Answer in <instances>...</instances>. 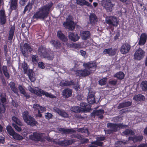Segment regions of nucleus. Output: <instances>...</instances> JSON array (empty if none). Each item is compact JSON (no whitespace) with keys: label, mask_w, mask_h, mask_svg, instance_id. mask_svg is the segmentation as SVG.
I'll list each match as a JSON object with an SVG mask.
<instances>
[{"label":"nucleus","mask_w":147,"mask_h":147,"mask_svg":"<svg viewBox=\"0 0 147 147\" xmlns=\"http://www.w3.org/2000/svg\"><path fill=\"white\" fill-rule=\"evenodd\" d=\"M53 5L52 2L49 3L48 5H44L39 8L38 11L34 14L32 17L33 18L36 20L46 18L49 14L50 10Z\"/></svg>","instance_id":"obj_1"},{"label":"nucleus","mask_w":147,"mask_h":147,"mask_svg":"<svg viewBox=\"0 0 147 147\" xmlns=\"http://www.w3.org/2000/svg\"><path fill=\"white\" fill-rule=\"evenodd\" d=\"M38 55L42 58L47 59L49 60H52L54 58L53 52L47 49L43 46L40 47L38 49Z\"/></svg>","instance_id":"obj_2"},{"label":"nucleus","mask_w":147,"mask_h":147,"mask_svg":"<svg viewBox=\"0 0 147 147\" xmlns=\"http://www.w3.org/2000/svg\"><path fill=\"white\" fill-rule=\"evenodd\" d=\"M22 67L23 69L24 73L27 74L30 81L32 82H34L36 80L34 75V73L32 69H28L29 66L25 61L23 62L22 64Z\"/></svg>","instance_id":"obj_3"},{"label":"nucleus","mask_w":147,"mask_h":147,"mask_svg":"<svg viewBox=\"0 0 147 147\" xmlns=\"http://www.w3.org/2000/svg\"><path fill=\"white\" fill-rule=\"evenodd\" d=\"M29 113L27 111H24L22 114L23 118L28 125L32 126L36 125L38 124L37 121L35 119L30 115H29Z\"/></svg>","instance_id":"obj_4"},{"label":"nucleus","mask_w":147,"mask_h":147,"mask_svg":"<svg viewBox=\"0 0 147 147\" xmlns=\"http://www.w3.org/2000/svg\"><path fill=\"white\" fill-rule=\"evenodd\" d=\"M105 22L107 24L113 26H117L118 24V21L114 16H107L105 19Z\"/></svg>","instance_id":"obj_5"},{"label":"nucleus","mask_w":147,"mask_h":147,"mask_svg":"<svg viewBox=\"0 0 147 147\" xmlns=\"http://www.w3.org/2000/svg\"><path fill=\"white\" fill-rule=\"evenodd\" d=\"M95 94V92L92 88H91L89 89L87 100L90 104H93L96 102L94 97Z\"/></svg>","instance_id":"obj_6"},{"label":"nucleus","mask_w":147,"mask_h":147,"mask_svg":"<svg viewBox=\"0 0 147 147\" xmlns=\"http://www.w3.org/2000/svg\"><path fill=\"white\" fill-rule=\"evenodd\" d=\"M35 94L37 96L40 97L42 96V94L43 95H45L46 97H49L51 98H54L56 97L55 95H54L50 93H49L44 90L41 89L40 88H38V90L36 91L35 92Z\"/></svg>","instance_id":"obj_7"},{"label":"nucleus","mask_w":147,"mask_h":147,"mask_svg":"<svg viewBox=\"0 0 147 147\" xmlns=\"http://www.w3.org/2000/svg\"><path fill=\"white\" fill-rule=\"evenodd\" d=\"M35 94L37 96L40 97L42 96V94L43 95H45L46 97H49L51 98H54L56 97L55 95H54L50 93H49L44 90L41 89L40 88H38V90L36 91L35 92Z\"/></svg>","instance_id":"obj_8"},{"label":"nucleus","mask_w":147,"mask_h":147,"mask_svg":"<svg viewBox=\"0 0 147 147\" xmlns=\"http://www.w3.org/2000/svg\"><path fill=\"white\" fill-rule=\"evenodd\" d=\"M2 65L3 62L1 61V59L0 58V74H3L7 79H9L10 76L7 67L5 65L2 66Z\"/></svg>","instance_id":"obj_9"},{"label":"nucleus","mask_w":147,"mask_h":147,"mask_svg":"<svg viewBox=\"0 0 147 147\" xmlns=\"http://www.w3.org/2000/svg\"><path fill=\"white\" fill-rule=\"evenodd\" d=\"M43 134V133L34 132L32 135L30 136L29 138L30 139L33 141L42 142L44 140L42 138Z\"/></svg>","instance_id":"obj_10"},{"label":"nucleus","mask_w":147,"mask_h":147,"mask_svg":"<svg viewBox=\"0 0 147 147\" xmlns=\"http://www.w3.org/2000/svg\"><path fill=\"white\" fill-rule=\"evenodd\" d=\"M145 52L141 48H139L135 52L134 58L137 60H140L143 58Z\"/></svg>","instance_id":"obj_11"},{"label":"nucleus","mask_w":147,"mask_h":147,"mask_svg":"<svg viewBox=\"0 0 147 147\" xmlns=\"http://www.w3.org/2000/svg\"><path fill=\"white\" fill-rule=\"evenodd\" d=\"M65 27L70 30H72L74 29L75 25L74 22L70 19H67L66 22L63 23Z\"/></svg>","instance_id":"obj_12"},{"label":"nucleus","mask_w":147,"mask_h":147,"mask_svg":"<svg viewBox=\"0 0 147 147\" xmlns=\"http://www.w3.org/2000/svg\"><path fill=\"white\" fill-rule=\"evenodd\" d=\"M101 3L102 5L107 10L110 11L112 10L114 5L111 0H103Z\"/></svg>","instance_id":"obj_13"},{"label":"nucleus","mask_w":147,"mask_h":147,"mask_svg":"<svg viewBox=\"0 0 147 147\" xmlns=\"http://www.w3.org/2000/svg\"><path fill=\"white\" fill-rule=\"evenodd\" d=\"M32 50V49L31 48L29 44L26 43H25L24 44L23 48L21 49V51L22 54L26 57H27L26 53H28V51L31 53Z\"/></svg>","instance_id":"obj_14"},{"label":"nucleus","mask_w":147,"mask_h":147,"mask_svg":"<svg viewBox=\"0 0 147 147\" xmlns=\"http://www.w3.org/2000/svg\"><path fill=\"white\" fill-rule=\"evenodd\" d=\"M76 140L75 139H71V140H65L63 141H60L58 142L59 145L63 146H67L71 145L72 144L76 142Z\"/></svg>","instance_id":"obj_15"},{"label":"nucleus","mask_w":147,"mask_h":147,"mask_svg":"<svg viewBox=\"0 0 147 147\" xmlns=\"http://www.w3.org/2000/svg\"><path fill=\"white\" fill-rule=\"evenodd\" d=\"M117 53V49H112V47L108 49H105L103 52V55L108 54L109 56H112L115 55Z\"/></svg>","instance_id":"obj_16"},{"label":"nucleus","mask_w":147,"mask_h":147,"mask_svg":"<svg viewBox=\"0 0 147 147\" xmlns=\"http://www.w3.org/2000/svg\"><path fill=\"white\" fill-rule=\"evenodd\" d=\"M89 22H88V24L95 25L98 21V19L96 15L94 13H90L89 16Z\"/></svg>","instance_id":"obj_17"},{"label":"nucleus","mask_w":147,"mask_h":147,"mask_svg":"<svg viewBox=\"0 0 147 147\" xmlns=\"http://www.w3.org/2000/svg\"><path fill=\"white\" fill-rule=\"evenodd\" d=\"M130 48L131 46L129 44H124L121 47V53L122 54H126L129 52Z\"/></svg>","instance_id":"obj_18"},{"label":"nucleus","mask_w":147,"mask_h":147,"mask_svg":"<svg viewBox=\"0 0 147 147\" xmlns=\"http://www.w3.org/2000/svg\"><path fill=\"white\" fill-rule=\"evenodd\" d=\"M53 109L55 112L61 117L65 118H68V114L64 110H60L59 108L56 107H54Z\"/></svg>","instance_id":"obj_19"},{"label":"nucleus","mask_w":147,"mask_h":147,"mask_svg":"<svg viewBox=\"0 0 147 147\" xmlns=\"http://www.w3.org/2000/svg\"><path fill=\"white\" fill-rule=\"evenodd\" d=\"M76 74L80 76L85 77L90 75V71L86 69L83 70H78L76 71Z\"/></svg>","instance_id":"obj_20"},{"label":"nucleus","mask_w":147,"mask_h":147,"mask_svg":"<svg viewBox=\"0 0 147 147\" xmlns=\"http://www.w3.org/2000/svg\"><path fill=\"white\" fill-rule=\"evenodd\" d=\"M68 38L69 39L74 42L78 41L80 38V36L77 33L71 32H69Z\"/></svg>","instance_id":"obj_21"},{"label":"nucleus","mask_w":147,"mask_h":147,"mask_svg":"<svg viewBox=\"0 0 147 147\" xmlns=\"http://www.w3.org/2000/svg\"><path fill=\"white\" fill-rule=\"evenodd\" d=\"M6 16L5 11L1 10H0V24L3 25L6 22Z\"/></svg>","instance_id":"obj_22"},{"label":"nucleus","mask_w":147,"mask_h":147,"mask_svg":"<svg viewBox=\"0 0 147 147\" xmlns=\"http://www.w3.org/2000/svg\"><path fill=\"white\" fill-rule=\"evenodd\" d=\"M147 38V35L145 33H142L140 37L138 44L140 45H143L146 43Z\"/></svg>","instance_id":"obj_23"},{"label":"nucleus","mask_w":147,"mask_h":147,"mask_svg":"<svg viewBox=\"0 0 147 147\" xmlns=\"http://www.w3.org/2000/svg\"><path fill=\"white\" fill-rule=\"evenodd\" d=\"M57 36L58 38L63 42H67L68 39L66 36L63 34L61 30H59L57 32Z\"/></svg>","instance_id":"obj_24"},{"label":"nucleus","mask_w":147,"mask_h":147,"mask_svg":"<svg viewBox=\"0 0 147 147\" xmlns=\"http://www.w3.org/2000/svg\"><path fill=\"white\" fill-rule=\"evenodd\" d=\"M72 90L71 89L67 88L65 89L63 91L62 94L63 97L67 98L70 97L72 95Z\"/></svg>","instance_id":"obj_25"},{"label":"nucleus","mask_w":147,"mask_h":147,"mask_svg":"<svg viewBox=\"0 0 147 147\" xmlns=\"http://www.w3.org/2000/svg\"><path fill=\"white\" fill-rule=\"evenodd\" d=\"M90 32L88 31H82L81 32L80 35L82 39L86 40L90 37Z\"/></svg>","instance_id":"obj_26"},{"label":"nucleus","mask_w":147,"mask_h":147,"mask_svg":"<svg viewBox=\"0 0 147 147\" xmlns=\"http://www.w3.org/2000/svg\"><path fill=\"white\" fill-rule=\"evenodd\" d=\"M84 67L86 69H90V68H96L97 66L95 63L92 62H89L86 63H84L83 64Z\"/></svg>","instance_id":"obj_27"},{"label":"nucleus","mask_w":147,"mask_h":147,"mask_svg":"<svg viewBox=\"0 0 147 147\" xmlns=\"http://www.w3.org/2000/svg\"><path fill=\"white\" fill-rule=\"evenodd\" d=\"M50 43L54 47L57 49H60L61 46V44L59 40H52L50 42Z\"/></svg>","instance_id":"obj_28"},{"label":"nucleus","mask_w":147,"mask_h":147,"mask_svg":"<svg viewBox=\"0 0 147 147\" xmlns=\"http://www.w3.org/2000/svg\"><path fill=\"white\" fill-rule=\"evenodd\" d=\"M18 88L20 93L23 94L24 97L26 98V99H28L30 97V95L26 93L23 86L21 85H20L18 86Z\"/></svg>","instance_id":"obj_29"},{"label":"nucleus","mask_w":147,"mask_h":147,"mask_svg":"<svg viewBox=\"0 0 147 147\" xmlns=\"http://www.w3.org/2000/svg\"><path fill=\"white\" fill-rule=\"evenodd\" d=\"M107 127L110 128L114 132H116L118 130L117 124L109 123L107 124Z\"/></svg>","instance_id":"obj_30"},{"label":"nucleus","mask_w":147,"mask_h":147,"mask_svg":"<svg viewBox=\"0 0 147 147\" xmlns=\"http://www.w3.org/2000/svg\"><path fill=\"white\" fill-rule=\"evenodd\" d=\"M104 113L105 111L103 109L94 110L91 113V116L95 117L96 116H98L101 114H103Z\"/></svg>","instance_id":"obj_31"},{"label":"nucleus","mask_w":147,"mask_h":147,"mask_svg":"<svg viewBox=\"0 0 147 147\" xmlns=\"http://www.w3.org/2000/svg\"><path fill=\"white\" fill-rule=\"evenodd\" d=\"M60 131L62 132L65 134H72L75 133L76 131L72 129H65L64 128H61L59 130Z\"/></svg>","instance_id":"obj_32"},{"label":"nucleus","mask_w":147,"mask_h":147,"mask_svg":"<svg viewBox=\"0 0 147 147\" xmlns=\"http://www.w3.org/2000/svg\"><path fill=\"white\" fill-rule=\"evenodd\" d=\"M15 27L11 26L9 31V33L8 36V40H12L15 33Z\"/></svg>","instance_id":"obj_33"},{"label":"nucleus","mask_w":147,"mask_h":147,"mask_svg":"<svg viewBox=\"0 0 147 147\" xmlns=\"http://www.w3.org/2000/svg\"><path fill=\"white\" fill-rule=\"evenodd\" d=\"M76 3L78 5L81 6L86 5L89 6L91 5V4L85 0H76Z\"/></svg>","instance_id":"obj_34"},{"label":"nucleus","mask_w":147,"mask_h":147,"mask_svg":"<svg viewBox=\"0 0 147 147\" xmlns=\"http://www.w3.org/2000/svg\"><path fill=\"white\" fill-rule=\"evenodd\" d=\"M133 99L136 101H142L144 100L145 99V97L144 95L141 94H139L135 96L134 97Z\"/></svg>","instance_id":"obj_35"},{"label":"nucleus","mask_w":147,"mask_h":147,"mask_svg":"<svg viewBox=\"0 0 147 147\" xmlns=\"http://www.w3.org/2000/svg\"><path fill=\"white\" fill-rule=\"evenodd\" d=\"M9 86L12 90L15 93L18 92L17 88L16 86L15 83L13 82H11L9 83Z\"/></svg>","instance_id":"obj_36"},{"label":"nucleus","mask_w":147,"mask_h":147,"mask_svg":"<svg viewBox=\"0 0 147 147\" xmlns=\"http://www.w3.org/2000/svg\"><path fill=\"white\" fill-rule=\"evenodd\" d=\"M17 0H11L10 7L12 9L16 10L17 8Z\"/></svg>","instance_id":"obj_37"},{"label":"nucleus","mask_w":147,"mask_h":147,"mask_svg":"<svg viewBox=\"0 0 147 147\" xmlns=\"http://www.w3.org/2000/svg\"><path fill=\"white\" fill-rule=\"evenodd\" d=\"M70 110L71 111L76 113H79L82 111V108L78 106L72 107Z\"/></svg>","instance_id":"obj_38"},{"label":"nucleus","mask_w":147,"mask_h":147,"mask_svg":"<svg viewBox=\"0 0 147 147\" xmlns=\"http://www.w3.org/2000/svg\"><path fill=\"white\" fill-rule=\"evenodd\" d=\"M114 76L119 80H122L124 77L125 75L123 72L121 71H119L116 73L114 75Z\"/></svg>","instance_id":"obj_39"},{"label":"nucleus","mask_w":147,"mask_h":147,"mask_svg":"<svg viewBox=\"0 0 147 147\" xmlns=\"http://www.w3.org/2000/svg\"><path fill=\"white\" fill-rule=\"evenodd\" d=\"M12 120L16 124L19 125L20 126H22L23 125L20 119L15 116H13L12 117Z\"/></svg>","instance_id":"obj_40"},{"label":"nucleus","mask_w":147,"mask_h":147,"mask_svg":"<svg viewBox=\"0 0 147 147\" xmlns=\"http://www.w3.org/2000/svg\"><path fill=\"white\" fill-rule=\"evenodd\" d=\"M12 120L16 124L19 125L20 126H22L23 125L20 119L15 116H13L12 117Z\"/></svg>","instance_id":"obj_41"},{"label":"nucleus","mask_w":147,"mask_h":147,"mask_svg":"<svg viewBox=\"0 0 147 147\" xmlns=\"http://www.w3.org/2000/svg\"><path fill=\"white\" fill-rule=\"evenodd\" d=\"M123 133L125 135H134L135 134L134 132L131 129H127L123 132Z\"/></svg>","instance_id":"obj_42"},{"label":"nucleus","mask_w":147,"mask_h":147,"mask_svg":"<svg viewBox=\"0 0 147 147\" xmlns=\"http://www.w3.org/2000/svg\"><path fill=\"white\" fill-rule=\"evenodd\" d=\"M6 130L9 134L11 136H12L15 132L12 127L10 125L7 126Z\"/></svg>","instance_id":"obj_43"},{"label":"nucleus","mask_w":147,"mask_h":147,"mask_svg":"<svg viewBox=\"0 0 147 147\" xmlns=\"http://www.w3.org/2000/svg\"><path fill=\"white\" fill-rule=\"evenodd\" d=\"M32 3L29 2L27 5L25 7L23 11V13H25L26 12L29 10L30 11L32 8Z\"/></svg>","instance_id":"obj_44"},{"label":"nucleus","mask_w":147,"mask_h":147,"mask_svg":"<svg viewBox=\"0 0 147 147\" xmlns=\"http://www.w3.org/2000/svg\"><path fill=\"white\" fill-rule=\"evenodd\" d=\"M12 136L13 138L15 140H20L23 139V138L22 136L16 133V132H15V133L13 134Z\"/></svg>","instance_id":"obj_45"},{"label":"nucleus","mask_w":147,"mask_h":147,"mask_svg":"<svg viewBox=\"0 0 147 147\" xmlns=\"http://www.w3.org/2000/svg\"><path fill=\"white\" fill-rule=\"evenodd\" d=\"M6 105L5 104L0 103V117L1 114L4 113L6 110Z\"/></svg>","instance_id":"obj_46"},{"label":"nucleus","mask_w":147,"mask_h":147,"mask_svg":"<svg viewBox=\"0 0 147 147\" xmlns=\"http://www.w3.org/2000/svg\"><path fill=\"white\" fill-rule=\"evenodd\" d=\"M0 103L5 104V103L7 101L5 95L4 94H1L0 95Z\"/></svg>","instance_id":"obj_47"},{"label":"nucleus","mask_w":147,"mask_h":147,"mask_svg":"<svg viewBox=\"0 0 147 147\" xmlns=\"http://www.w3.org/2000/svg\"><path fill=\"white\" fill-rule=\"evenodd\" d=\"M107 81V78H103L98 81V84L101 86H103L106 84Z\"/></svg>","instance_id":"obj_48"},{"label":"nucleus","mask_w":147,"mask_h":147,"mask_svg":"<svg viewBox=\"0 0 147 147\" xmlns=\"http://www.w3.org/2000/svg\"><path fill=\"white\" fill-rule=\"evenodd\" d=\"M141 86L143 91H147V81L142 82L141 84Z\"/></svg>","instance_id":"obj_49"},{"label":"nucleus","mask_w":147,"mask_h":147,"mask_svg":"<svg viewBox=\"0 0 147 147\" xmlns=\"http://www.w3.org/2000/svg\"><path fill=\"white\" fill-rule=\"evenodd\" d=\"M75 84L74 81L73 80L70 81H65L63 84L64 86H69Z\"/></svg>","instance_id":"obj_50"},{"label":"nucleus","mask_w":147,"mask_h":147,"mask_svg":"<svg viewBox=\"0 0 147 147\" xmlns=\"http://www.w3.org/2000/svg\"><path fill=\"white\" fill-rule=\"evenodd\" d=\"M143 138L142 136H134V142H136L138 141H141Z\"/></svg>","instance_id":"obj_51"},{"label":"nucleus","mask_w":147,"mask_h":147,"mask_svg":"<svg viewBox=\"0 0 147 147\" xmlns=\"http://www.w3.org/2000/svg\"><path fill=\"white\" fill-rule=\"evenodd\" d=\"M82 135H80L79 134H73L71 135L70 137L72 138H77L80 140L82 139Z\"/></svg>","instance_id":"obj_52"},{"label":"nucleus","mask_w":147,"mask_h":147,"mask_svg":"<svg viewBox=\"0 0 147 147\" xmlns=\"http://www.w3.org/2000/svg\"><path fill=\"white\" fill-rule=\"evenodd\" d=\"M91 106L90 105L87 104L86 106H85V108H84L82 110H83L84 112H89L92 109H91Z\"/></svg>","instance_id":"obj_53"},{"label":"nucleus","mask_w":147,"mask_h":147,"mask_svg":"<svg viewBox=\"0 0 147 147\" xmlns=\"http://www.w3.org/2000/svg\"><path fill=\"white\" fill-rule=\"evenodd\" d=\"M13 126L15 128V129L19 132H20L22 131V128L21 127H18L16 124L13 123L12 124Z\"/></svg>","instance_id":"obj_54"},{"label":"nucleus","mask_w":147,"mask_h":147,"mask_svg":"<svg viewBox=\"0 0 147 147\" xmlns=\"http://www.w3.org/2000/svg\"><path fill=\"white\" fill-rule=\"evenodd\" d=\"M53 115L50 113H47L45 115V118L48 119H49L53 118Z\"/></svg>","instance_id":"obj_55"},{"label":"nucleus","mask_w":147,"mask_h":147,"mask_svg":"<svg viewBox=\"0 0 147 147\" xmlns=\"http://www.w3.org/2000/svg\"><path fill=\"white\" fill-rule=\"evenodd\" d=\"M118 128H126L128 126L127 125H123V123L117 124Z\"/></svg>","instance_id":"obj_56"},{"label":"nucleus","mask_w":147,"mask_h":147,"mask_svg":"<svg viewBox=\"0 0 147 147\" xmlns=\"http://www.w3.org/2000/svg\"><path fill=\"white\" fill-rule=\"evenodd\" d=\"M80 140H81V142L82 144L87 143L89 142L88 139L83 138L82 136V139Z\"/></svg>","instance_id":"obj_57"},{"label":"nucleus","mask_w":147,"mask_h":147,"mask_svg":"<svg viewBox=\"0 0 147 147\" xmlns=\"http://www.w3.org/2000/svg\"><path fill=\"white\" fill-rule=\"evenodd\" d=\"M38 57L36 55H33L32 56V61L34 63H36L37 62V58Z\"/></svg>","instance_id":"obj_58"},{"label":"nucleus","mask_w":147,"mask_h":147,"mask_svg":"<svg viewBox=\"0 0 147 147\" xmlns=\"http://www.w3.org/2000/svg\"><path fill=\"white\" fill-rule=\"evenodd\" d=\"M125 107H128L131 105L132 102L129 101L123 102Z\"/></svg>","instance_id":"obj_59"},{"label":"nucleus","mask_w":147,"mask_h":147,"mask_svg":"<svg viewBox=\"0 0 147 147\" xmlns=\"http://www.w3.org/2000/svg\"><path fill=\"white\" fill-rule=\"evenodd\" d=\"M38 65L39 68L42 69H43L45 68V64L42 62H39L38 63Z\"/></svg>","instance_id":"obj_60"},{"label":"nucleus","mask_w":147,"mask_h":147,"mask_svg":"<svg viewBox=\"0 0 147 147\" xmlns=\"http://www.w3.org/2000/svg\"><path fill=\"white\" fill-rule=\"evenodd\" d=\"M117 83V80H112L109 81V84L111 85L115 86Z\"/></svg>","instance_id":"obj_61"},{"label":"nucleus","mask_w":147,"mask_h":147,"mask_svg":"<svg viewBox=\"0 0 147 147\" xmlns=\"http://www.w3.org/2000/svg\"><path fill=\"white\" fill-rule=\"evenodd\" d=\"M40 106V105H39L37 104H35L33 105V107L35 110L38 111V110H40L39 109Z\"/></svg>","instance_id":"obj_62"},{"label":"nucleus","mask_w":147,"mask_h":147,"mask_svg":"<svg viewBox=\"0 0 147 147\" xmlns=\"http://www.w3.org/2000/svg\"><path fill=\"white\" fill-rule=\"evenodd\" d=\"M28 0H20V3L21 5L24 6Z\"/></svg>","instance_id":"obj_63"},{"label":"nucleus","mask_w":147,"mask_h":147,"mask_svg":"<svg viewBox=\"0 0 147 147\" xmlns=\"http://www.w3.org/2000/svg\"><path fill=\"white\" fill-rule=\"evenodd\" d=\"M125 107L123 102H121L120 103L117 109H120L122 108H123Z\"/></svg>","instance_id":"obj_64"}]
</instances>
